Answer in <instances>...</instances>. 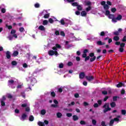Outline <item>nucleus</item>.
<instances>
[{
	"mask_svg": "<svg viewBox=\"0 0 126 126\" xmlns=\"http://www.w3.org/2000/svg\"><path fill=\"white\" fill-rule=\"evenodd\" d=\"M62 48V46L60 45V44H57L55 45L54 47L52 48V49L53 50H50L48 51V54L49 56H54V55H55L56 57H58L59 56V53H58V49H61Z\"/></svg>",
	"mask_w": 126,
	"mask_h": 126,
	"instance_id": "1",
	"label": "nucleus"
},
{
	"mask_svg": "<svg viewBox=\"0 0 126 126\" xmlns=\"http://www.w3.org/2000/svg\"><path fill=\"white\" fill-rule=\"evenodd\" d=\"M103 108H104L103 110L104 113H106V112L111 111V108L109 107V103H106L104 104V105L103 106Z\"/></svg>",
	"mask_w": 126,
	"mask_h": 126,
	"instance_id": "2",
	"label": "nucleus"
},
{
	"mask_svg": "<svg viewBox=\"0 0 126 126\" xmlns=\"http://www.w3.org/2000/svg\"><path fill=\"white\" fill-rule=\"evenodd\" d=\"M49 124V121H47V120H45L44 121V123L43 122H39L38 123V125L39 126H45V125H46L47 126V125Z\"/></svg>",
	"mask_w": 126,
	"mask_h": 126,
	"instance_id": "3",
	"label": "nucleus"
},
{
	"mask_svg": "<svg viewBox=\"0 0 126 126\" xmlns=\"http://www.w3.org/2000/svg\"><path fill=\"white\" fill-rule=\"evenodd\" d=\"M108 18H109L110 19H112V21L113 22H117V20L115 18V15L114 14H110L108 16Z\"/></svg>",
	"mask_w": 126,
	"mask_h": 126,
	"instance_id": "4",
	"label": "nucleus"
},
{
	"mask_svg": "<svg viewBox=\"0 0 126 126\" xmlns=\"http://www.w3.org/2000/svg\"><path fill=\"white\" fill-rule=\"evenodd\" d=\"M86 78L88 81H92L94 79V77L92 76H86Z\"/></svg>",
	"mask_w": 126,
	"mask_h": 126,
	"instance_id": "5",
	"label": "nucleus"
},
{
	"mask_svg": "<svg viewBox=\"0 0 126 126\" xmlns=\"http://www.w3.org/2000/svg\"><path fill=\"white\" fill-rule=\"evenodd\" d=\"M4 100H5V96H3L0 100L1 106H5V103H4Z\"/></svg>",
	"mask_w": 126,
	"mask_h": 126,
	"instance_id": "6",
	"label": "nucleus"
},
{
	"mask_svg": "<svg viewBox=\"0 0 126 126\" xmlns=\"http://www.w3.org/2000/svg\"><path fill=\"white\" fill-rule=\"evenodd\" d=\"M38 30H40L41 31H43L44 32L46 31V28H45V27H44V26H40L38 27Z\"/></svg>",
	"mask_w": 126,
	"mask_h": 126,
	"instance_id": "7",
	"label": "nucleus"
},
{
	"mask_svg": "<svg viewBox=\"0 0 126 126\" xmlns=\"http://www.w3.org/2000/svg\"><path fill=\"white\" fill-rule=\"evenodd\" d=\"M85 77V73L84 72H82L79 74V78L83 79Z\"/></svg>",
	"mask_w": 126,
	"mask_h": 126,
	"instance_id": "8",
	"label": "nucleus"
},
{
	"mask_svg": "<svg viewBox=\"0 0 126 126\" xmlns=\"http://www.w3.org/2000/svg\"><path fill=\"white\" fill-rule=\"evenodd\" d=\"M26 118H27V115L24 113L22 115L21 120V121H24V120H26Z\"/></svg>",
	"mask_w": 126,
	"mask_h": 126,
	"instance_id": "9",
	"label": "nucleus"
},
{
	"mask_svg": "<svg viewBox=\"0 0 126 126\" xmlns=\"http://www.w3.org/2000/svg\"><path fill=\"white\" fill-rule=\"evenodd\" d=\"M85 5H88L89 6H91V2L89 0H86L85 1Z\"/></svg>",
	"mask_w": 126,
	"mask_h": 126,
	"instance_id": "10",
	"label": "nucleus"
},
{
	"mask_svg": "<svg viewBox=\"0 0 126 126\" xmlns=\"http://www.w3.org/2000/svg\"><path fill=\"white\" fill-rule=\"evenodd\" d=\"M6 55L7 59H10V52H9V51H7Z\"/></svg>",
	"mask_w": 126,
	"mask_h": 126,
	"instance_id": "11",
	"label": "nucleus"
},
{
	"mask_svg": "<svg viewBox=\"0 0 126 126\" xmlns=\"http://www.w3.org/2000/svg\"><path fill=\"white\" fill-rule=\"evenodd\" d=\"M87 14V13L85 11H83L81 13V15L82 16H86Z\"/></svg>",
	"mask_w": 126,
	"mask_h": 126,
	"instance_id": "12",
	"label": "nucleus"
},
{
	"mask_svg": "<svg viewBox=\"0 0 126 126\" xmlns=\"http://www.w3.org/2000/svg\"><path fill=\"white\" fill-rule=\"evenodd\" d=\"M96 43H97V45H100L101 46H102L103 45H105L106 44V43L102 42V41H97Z\"/></svg>",
	"mask_w": 126,
	"mask_h": 126,
	"instance_id": "13",
	"label": "nucleus"
},
{
	"mask_svg": "<svg viewBox=\"0 0 126 126\" xmlns=\"http://www.w3.org/2000/svg\"><path fill=\"white\" fill-rule=\"evenodd\" d=\"M122 86L125 87V84L122 83H120L119 84L117 85V87L118 88L122 87Z\"/></svg>",
	"mask_w": 126,
	"mask_h": 126,
	"instance_id": "14",
	"label": "nucleus"
},
{
	"mask_svg": "<svg viewBox=\"0 0 126 126\" xmlns=\"http://www.w3.org/2000/svg\"><path fill=\"white\" fill-rule=\"evenodd\" d=\"M31 82H32V85H33V84H34V83H36V79L35 78H32L31 80Z\"/></svg>",
	"mask_w": 126,
	"mask_h": 126,
	"instance_id": "15",
	"label": "nucleus"
},
{
	"mask_svg": "<svg viewBox=\"0 0 126 126\" xmlns=\"http://www.w3.org/2000/svg\"><path fill=\"white\" fill-rule=\"evenodd\" d=\"M122 15H119L118 16V17L116 18H115V19H116V21H117V20H121V19H122Z\"/></svg>",
	"mask_w": 126,
	"mask_h": 126,
	"instance_id": "16",
	"label": "nucleus"
},
{
	"mask_svg": "<svg viewBox=\"0 0 126 126\" xmlns=\"http://www.w3.org/2000/svg\"><path fill=\"white\" fill-rule=\"evenodd\" d=\"M115 122V119L114 120H111L110 122L109 123V126H113V125L114 124V122Z\"/></svg>",
	"mask_w": 126,
	"mask_h": 126,
	"instance_id": "17",
	"label": "nucleus"
},
{
	"mask_svg": "<svg viewBox=\"0 0 126 126\" xmlns=\"http://www.w3.org/2000/svg\"><path fill=\"white\" fill-rule=\"evenodd\" d=\"M73 121H77L78 120V117L76 115L73 116Z\"/></svg>",
	"mask_w": 126,
	"mask_h": 126,
	"instance_id": "18",
	"label": "nucleus"
},
{
	"mask_svg": "<svg viewBox=\"0 0 126 126\" xmlns=\"http://www.w3.org/2000/svg\"><path fill=\"white\" fill-rule=\"evenodd\" d=\"M103 8L105 10H108L109 9V5L105 4L103 6Z\"/></svg>",
	"mask_w": 126,
	"mask_h": 126,
	"instance_id": "19",
	"label": "nucleus"
},
{
	"mask_svg": "<svg viewBox=\"0 0 126 126\" xmlns=\"http://www.w3.org/2000/svg\"><path fill=\"white\" fill-rule=\"evenodd\" d=\"M29 121L30 122H33V121H34V117H33V116H30L29 117Z\"/></svg>",
	"mask_w": 126,
	"mask_h": 126,
	"instance_id": "20",
	"label": "nucleus"
},
{
	"mask_svg": "<svg viewBox=\"0 0 126 126\" xmlns=\"http://www.w3.org/2000/svg\"><path fill=\"white\" fill-rule=\"evenodd\" d=\"M92 123L93 126H96V124H97V121L93 119L92 121Z\"/></svg>",
	"mask_w": 126,
	"mask_h": 126,
	"instance_id": "21",
	"label": "nucleus"
},
{
	"mask_svg": "<svg viewBox=\"0 0 126 126\" xmlns=\"http://www.w3.org/2000/svg\"><path fill=\"white\" fill-rule=\"evenodd\" d=\"M13 57H16L17 56H18V51H14L13 54Z\"/></svg>",
	"mask_w": 126,
	"mask_h": 126,
	"instance_id": "22",
	"label": "nucleus"
},
{
	"mask_svg": "<svg viewBox=\"0 0 126 126\" xmlns=\"http://www.w3.org/2000/svg\"><path fill=\"white\" fill-rule=\"evenodd\" d=\"M121 116H117V118H114L115 122H119V121H120L119 118H121Z\"/></svg>",
	"mask_w": 126,
	"mask_h": 126,
	"instance_id": "23",
	"label": "nucleus"
},
{
	"mask_svg": "<svg viewBox=\"0 0 126 126\" xmlns=\"http://www.w3.org/2000/svg\"><path fill=\"white\" fill-rule=\"evenodd\" d=\"M13 83H14V81H13V80H11L8 81L9 85H11L13 84Z\"/></svg>",
	"mask_w": 126,
	"mask_h": 126,
	"instance_id": "24",
	"label": "nucleus"
},
{
	"mask_svg": "<svg viewBox=\"0 0 126 126\" xmlns=\"http://www.w3.org/2000/svg\"><path fill=\"white\" fill-rule=\"evenodd\" d=\"M113 40H114V41H119V40H120V37H119V36H115L113 38Z\"/></svg>",
	"mask_w": 126,
	"mask_h": 126,
	"instance_id": "25",
	"label": "nucleus"
},
{
	"mask_svg": "<svg viewBox=\"0 0 126 126\" xmlns=\"http://www.w3.org/2000/svg\"><path fill=\"white\" fill-rule=\"evenodd\" d=\"M77 9L78 10H82V6L81 5H78L77 6Z\"/></svg>",
	"mask_w": 126,
	"mask_h": 126,
	"instance_id": "26",
	"label": "nucleus"
},
{
	"mask_svg": "<svg viewBox=\"0 0 126 126\" xmlns=\"http://www.w3.org/2000/svg\"><path fill=\"white\" fill-rule=\"evenodd\" d=\"M106 33H108V32H100V36H104V35H105V34H106Z\"/></svg>",
	"mask_w": 126,
	"mask_h": 126,
	"instance_id": "27",
	"label": "nucleus"
},
{
	"mask_svg": "<svg viewBox=\"0 0 126 126\" xmlns=\"http://www.w3.org/2000/svg\"><path fill=\"white\" fill-rule=\"evenodd\" d=\"M48 24L47 20H44L43 22V25H47Z\"/></svg>",
	"mask_w": 126,
	"mask_h": 126,
	"instance_id": "28",
	"label": "nucleus"
},
{
	"mask_svg": "<svg viewBox=\"0 0 126 126\" xmlns=\"http://www.w3.org/2000/svg\"><path fill=\"white\" fill-rule=\"evenodd\" d=\"M11 64L12 65H16V64H17V63L16 61H12Z\"/></svg>",
	"mask_w": 126,
	"mask_h": 126,
	"instance_id": "29",
	"label": "nucleus"
},
{
	"mask_svg": "<svg viewBox=\"0 0 126 126\" xmlns=\"http://www.w3.org/2000/svg\"><path fill=\"white\" fill-rule=\"evenodd\" d=\"M94 60H96V57L95 56L90 59V62H94Z\"/></svg>",
	"mask_w": 126,
	"mask_h": 126,
	"instance_id": "30",
	"label": "nucleus"
},
{
	"mask_svg": "<svg viewBox=\"0 0 126 126\" xmlns=\"http://www.w3.org/2000/svg\"><path fill=\"white\" fill-rule=\"evenodd\" d=\"M110 105L112 107V108H114V107H115L116 106V103L115 102H112L111 104H110Z\"/></svg>",
	"mask_w": 126,
	"mask_h": 126,
	"instance_id": "31",
	"label": "nucleus"
},
{
	"mask_svg": "<svg viewBox=\"0 0 126 126\" xmlns=\"http://www.w3.org/2000/svg\"><path fill=\"white\" fill-rule=\"evenodd\" d=\"M62 116H63V115L62 114V113H58L57 114V116L58 117V118H61L62 117Z\"/></svg>",
	"mask_w": 126,
	"mask_h": 126,
	"instance_id": "32",
	"label": "nucleus"
},
{
	"mask_svg": "<svg viewBox=\"0 0 126 126\" xmlns=\"http://www.w3.org/2000/svg\"><path fill=\"white\" fill-rule=\"evenodd\" d=\"M73 6H78V3L77 2H74L72 3Z\"/></svg>",
	"mask_w": 126,
	"mask_h": 126,
	"instance_id": "33",
	"label": "nucleus"
},
{
	"mask_svg": "<svg viewBox=\"0 0 126 126\" xmlns=\"http://www.w3.org/2000/svg\"><path fill=\"white\" fill-rule=\"evenodd\" d=\"M46 114V110H42L41 111V115H45Z\"/></svg>",
	"mask_w": 126,
	"mask_h": 126,
	"instance_id": "34",
	"label": "nucleus"
},
{
	"mask_svg": "<svg viewBox=\"0 0 126 126\" xmlns=\"http://www.w3.org/2000/svg\"><path fill=\"white\" fill-rule=\"evenodd\" d=\"M86 10L87 12L90 11V10H91V7L90 6H89L86 9Z\"/></svg>",
	"mask_w": 126,
	"mask_h": 126,
	"instance_id": "35",
	"label": "nucleus"
},
{
	"mask_svg": "<svg viewBox=\"0 0 126 126\" xmlns=\"http://www.w3.org/2000/svg\"><path fill=\"white\" fill-rule=\"evenodd\" d=\"M27 106H28V103H24L22 104V107H23V108H25V107H27Z\"/></svg>",
	"mask_w": 126,
	"mask_h": 126,
	"instance_id": "36",
	"label": "nucleus"
},
{
	"mask_svg": "<svg viewBox=\"0 0 126 126\" xmlns=\"http://www.w3.org/2000/svg\"><path fill=\"white\" fill-rule=\"evenodd\" d=\"M121 113L122 115H126V110H122L121 111Z\"/></svg>",
	"mask_w": 126,
	"mask_h": 126,
	"instance_id": "37",
	"label": "nucleus"
},
{
	"mask_svg": "<svg viewBox=\"0 0 126 126\" xmlns=\"http://www.w3.org/2000/svg\"><path fill=\"white\" fill-rule=\"evenodd\" d=\"M59 66L60 68H63V63H61L60 64H59Z\"/></svg>",
	"mask_w": 126,
	"mask_h": 126,
	"instance_id": "38",
	"label": "nucleus"
},
{
	"mask_svg": "<svg viewBox=\"0 0 126 126\" xmlns=\"http://www.w3.org/2000/svg\"><path fill=\"white\" fill-rule=\"evenodd\" d=\"M119 52H120L121 53H123V52H124V48L123 47H120L119 48Z\"/></svg>",
	"mask_w": 126,
	"mask_h": 126,
	"instance_id": "39",
	"label": "nucleus"
},
{
	"mask_svg": "<svg viewBox=\"0 0 126 126\" xmlns=\"http://www.w3.org/2000/svg\"><path fill=\"white\" fill-rule=\"evenodd\" d=\"M60 23H61L62 25H64V20H63V19H62Z\"/></svg>",
	"mask_w": 126,
	"mask_h": 126,
	"instance_id": "40",
	"label": "nucleus"
},
{
	"mask_svg": "<svg viewBox=\"0 0 126 126\" xmlns=\"http://www.w3.org/2000/svg\"><path fill=\"white\" fill-rule=\"evenodd\" d=\"M16 32V31L14 30H12L11 32V34H12L13 35L15 34V33Z\"/></svg>",
	"mask_w": 126,
	"mask_h": 126,
	"instance_id": "41",
	"label": "nucleus"
},
{
	"mask_svg": "<svg viewBox=\"0 0 126 126\" xmlns=\"http://www.w3.org/2000/svg\"><path fill=\"white\" fill-rule=\"evenodd\" d=\"M94 108H98V107H99V104H98V103H94Z\"/></svg>",
	"mask_w": 126,
	"mask_h": 126,
	"instance_id": "42",
	"label": "nucleus"
},
{
	"mask_svg": "<svg viewBox=\"0 0 126 126\" xmlns=\"http://www.w3.org/2000/svg\"><path fill=\"white\" fill-rule=\"evenodd\" d=\"M49 16H50V14H47L44 16V18H49Z\"/></svg>",
	"mask_w": 126,
	"mask_h": 126,
	"instance_id": "43",
	"label": "nucleus"
},
{
	"mask_svg": "<svg viewBox=\"0 0 126 126\" xmlns=\"http://www.w3.org/2000/svg\"><path fill=\"white\" fill-rule=\"evenodd\" d=\"M66 116L68 117L69 118H70V117H72V114H71V113H67L66 114Z\"/></svg>",
	"mask_w": 126,
	"mask_h": 126,
	"instance_id": "44",
	"label": "nucleus"
},
{
	"mask_svg": "<svg viewBox=\"0 0 126 126\" xmlns=\"http://www.w3.org/2000/svg\"><path fill=\"white\" fill-rule=\"evenodd\" d=\"M23 67H25V68H26L27 67H28V65L26 64V63H25L23 65Z\"/></svg>",
	"mask_w": 126,
	"mask_h": 126,
	"instance_id": "45",
	"label": "nucleus"
},
{
	"mask_svg": "<svg viewBox=\"0 0 126 126\" xmlns=\"http://www.w3.org/2000/svg\"><path fill=\"white\" fill-rule=\"evenodd\" d=\"M64 1H67L68 2H73L74 0H64Z\"/></svg>",
	"mask_w": 126,
	"mask_h": 126,
	"instance_id": "46",
	"label": "nucleus"
},
{
	"mask_svg": "<svg viewBox=\"0 0 126 126\" xmlns=\"http://www.w3.org/2000/svg\"><path fill=\"white\" fill-rule=\"evenodd\" d=\"M125 45H126L125 43H122L121 44H120V47L124 48V47H125Z\"/></svg>",
	"mask_w": 126,
	"mask_h": 126,
	"instance_id": "47",
	"label": "nucleus"
},
{
	"mask_svg": "<svg viewBox=\"0 0 126 126\" xmlns=\"http://www.w3.org/2000/svg\"><path fill=\"white\" fill-rule=\"evenodd\" d=\"M101 5H103V6L106 5V1H102L101 2Z\"/></svg>",
	"mask_w": 126,
	"mask_h": 126,
	"instance_id": "48",
	"label": "nucleus"
},
{
	"mask_svg": "<svg viewBox=\"0 0 126 126\" xmlns=\"http://www.w3.org/2000/svg\"><path fill=\"white\" fill-rule=\"evenodd\" d=\"M60 34L61 36H63V37H64V36H65V34H64V32H61Z\"/></svg>",
	"mask_w": 126,
	"mask_h": 126,
	"instance_id": "49",
	"label": "nucleus"
},
{
	"mask_svg": "<svg viewBox=\"0 0 126 126\" xmlns=\"http://www.w3.org/2000/svg\"><path fill=\"white\" fill-rule=\"evenodd\" d=\"M6 27H7L8 29L10 30L12 28V27L11 26H8L7 25H6Z\"/></svg>",
	"mask_w": 126,
	"mask_h": 126,
	"instance_id": "50",
	"label": "nucleus"
},
{
	"mask_svg": "<svg viewBox=\"0 0 126 126\" xmlns=\"http://www.w3.org/2000/svg\"><path fill=\"white\" fill-rule=\"evenodd\" d=\"M105 15H110V11L106 10Z\"/></svg>",
	"mask_w": 126,
	"mask_h": 126,
	"instance_id": "51",
	"label": "nucleus"
},
{
	"mask_svg": "<svg viewBox=\"0 0 126 126\" xmlns=\"http://www.w3.org/2000/svg\"><path fill=\"white\" fill-rule=\"evenodd\" d=\"M34 6L36 8H38L40 7V4H39V3H36L34 4Z\"/></svg>",
	"mask_w": 126,
	"mask_h": 126,
	"instance_id": "52",
	"label": "nucleus"
},
{
	"mask_svg": "<svg viewBox=\"0 0 126 126\" xmlns=\"http://www.w3.org/2000/svg\"><path fill=\"white\" fill-rule=\"evenodd\" d=\"M1 11L2 13H5L6 10L5 8H2Z\"/></svg>",
	"mask_w": 126,
	"mask_h": 126,
	"instance_id": "53",
	"label": "nucleus"
},
{
	"mask_svg": "<svg viewBox=\"0 0 126 126\" xmlns=\"http://www.w3.org/2000/svg\"><path fill=\"white\" fill-rule=\"evenodd\" d=\"M49 21L50 23H53L54 22V20L52 18H50L49 19Z\"/></svg>",
	"mask_w": 126,
	"mask_h": 126,
	"instance_id": "54",
	"label": "nucleus"
},
{
	"mask_svg": "<svg viewBox=\"0 0 126 126\" xmlns=\"http://www.w3.org/2000/svg\"><path fill=\"white\" fill-rule=\"evenodd\" d=\"M97 103L98 105H100L102 104V100H98L97 101Z\"/></svg>",
	"mask_w": 126,
	"mask_h": 126,
	"instance_id": "55",
	"label": "nucleus"
},
{
	"mask_svg": "<svg viewBox=\"0 0 126 126\" xmlns=\"http://www.w3.org/2000/svg\"><path fill=\"white\" fill-rule=\"evenodd\" d=\"M117 10L115 9V8H112L111 9L112 12H115Z\"/></svg>",
	"mask_w": 126,
	"mask_h": 126,
	"instance_id": "56",
	"label": "nucleus"
},
{
	"mask_svg": "<svg viewBox=\"0 0 126 126\" xmlns=\"http://www.w3.org/2000/svg\"><path fill=\"white\" fill-rule=\"evenodd\" d=\"M19 30H20V32H23V31H24V28H20Z\"/></svg>",
	"mask_w": 126,
	"mask_h": 126,
	"instance_id": "57",
	"label": "nucleus"
},
{
	"mask_svg": "<svg viewBox=\"0 0 126 126\" xmlns=\"http://www.w3.org/2000/svg\"><path fill=\"white\" fill-rule=\"evenodd\" d=\"M26 112H30V108H29V107H26Z\"/></svg>",
	"mask_w": 126,
	"mask_h": 126,
	"instance_id": "58",
	"label": "nucleus"
},
{
	"mask_svg": "<svg viewBox=\"0 0 126 126\" xmlns=\"http://www.w3.org/2000/svg\"><path fill=\"white\" fill-rule=\"evenodd\" d=\"M51 107H53L54 108H57L58 107V105L57 104H52L51 105Z\"/></svg>",
	"mask_w": 126,
	"mask_h": 126,
	"instance_id": "59",
	"label": "nucleus"
},
{
	"mask_svg": "<svg viewBox=\"0 0 126 126\" xmlns=\"http://www.w3.org/2000/svg\"><path fill=\"white\" fill-rule=\"evenodd\" d=\"M83 85H84V86H87V82L86 81L83 82Z\"/></svg>",
	"mask_w": 126,
	"mask_h": 126,
	"instance_id": "60",
	"label": "nucleus"
},
{
	"mask_svg": "<svg viewBox=\"0 0 126 126\" xmlns=\"http://www.w3.org/2000/svg\"><path fill=\"white\" fill-rule=\"evenodd\" d=\"M123 42H126V36H124L122 39Z\"/></svg>",
	"mask_w": 126,
	"mask_h": 126,
	"instance_id": "61",
	"label": "nucleus"
},
{
	"mask_svg": "<svg viewBox=\"0 0 126 126\" xmlns=\"http://www.w3.org/2000/svg\"><path fill=\"white\" fill-rule=\"evenodd\" d=\"M101 126H106V124H105V122L102 121V122H101Z\"/></svg>",
	"mask_w": 126,
	"mask_h": 126,
	"instance_id": "62",
	"label": "nucleus"
},
{
	"mask_svg": "<svg viewBox=\"0 0 126 126\" xmlns=\"http://www.w3.org/2000/svg\"><path fill=\"white\" fill-rule=\"evenodd\" d=\"M80 124H81V125H85V122L84 121H81L80 122Z\"/></svg>",
	"mask_w": 126,
	"mask_h": 126,
	"instance_id": "63",
	"label": "nucleus"
},
{
	"mask_svg": "<svg viewBox=\"0 0 126 126\" xmlns=\"http://www.w3.org/2000/svg\"><path fill=\"white\" fill-rule=\"evenodd\" d=\"M114 35H119V32L118 31H116L114 32Z\"/></svg>",
	"mask_w": 126,
	"mask_h": 126,
	"instance_id": "64",
	"label": "nucleus"
}]
</instances>
